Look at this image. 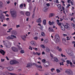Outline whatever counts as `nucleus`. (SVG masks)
I'll list each match as a JSON object with an SVG mask.
<instances>
[{
	"mask_svg": "<svg viewBox=\"0 0 75 75\" xmlns=\"http://www.w3.org/2000/svg\"><path fill=\"white\" fill-rule=\"evenodd\" d=\"M10 13L11 15V16L13 18H16V17L17 16V12L14 10H12V11H10Z\"/></svg>",
	"mask_w": 75,
	"mask_h": 75,
	"instance_id": "obj_1",
	"label": "nucleus"
},
{
	"mask_svg": "<svg viewBox=\"0 0 75 75\" xmlns=\"http://www.w3.org/2000/svg\"><path fill=\"white\" fill-rule=\"evenodd\" d=\"M63 27H62V26H61V27L62 30H63V31H64L65 30V28H67V30H70L71 28V26H70V25L68 23H66V25H63ZM65 27V28H64Z\"/></svg>",
	"mask_w": 75,
	"mask_h": 75,
	"instance_id": "obj_2",
	"label": "nucleus"
},
{
	"mask_svg": "<svg viewBox=\"0 0 75 75\" xmlns=\"http://www.w3.org/2000/svg\"><path fill=\"white\" fill-rule=\"evenodd\" d=\"M55 37L56 40V41H55L56 43H58L60 41V38L59 36V35L58 34H56L55 35Z\"/></svg>",
	"mask_w": 75,
	"mask_h": 75,
	"instance_id": "obj_3",
	"label": "nucleus"
},
{
	"mask_svg": "<svg viewBox=\"0 0 75 75\" xmlns=\"http://www.w3.org/2000/svg\"><path fill=\"white\" fill-rule=\"evenodd\" d=\"M66 72L69 74V75H74V74H73V71H72L68 70H67Z\"/></svg>",
	"mask_w": 75,
	"mask_h": 75,
	"instance_id": "obj_4",
	"label": "nucleus"
},
{
	"mask_svg": "<svg viewBox=\"0 0 75 75\" xmlns=\"http://www.w3.org/2000/svg\"><path fill=\"white\" fill-rule=\"evenodd\" d=\"M11 49L13 51V52H18V49L14 46L11 47Z\"/></svg>",
	"mask_w": 75,
	"mask_h": 75,
	"instance_id": "obj_5",
	"label": "nucleus"
},
{
	"mask_svg": "<svg viewBox=\"0 0 75 75\" xmlns=\"http://www.w3.org/2000/svg\"><path fill=\"white\" fill-rule=\"evenodd\" d=\"M52 60L54 62H58V59L56 57H54L52 58Z\"/></svg>",
	"mask_w": 75,
	"mask_h": 75,
	"instance_id": "obj_6",
	"label": "nucleus"
},
{
	"mask_svg": "<svg viewBox=\"0 0 75 75\" xmlns=\"http://www.w3.org/2000/svg\"><path fill=\"white\" fill-rule=\"evenodd\" d=\"M10 63L13 65V64H18V62L15 60H11L10 61Z\"/></svg>",
	"mask_w": 75,
	"mask_h": 75,
	"instance_id": "obj_7",
	"label": "nucleus"
},
{
	"mask_svg": "<svg viewBox=\"0 0 75 75\" xmlns=\"http://www.w3.org/2000/svg\"><path fill=\"white\" fill-rule=\"evenodd\" d=\"M44 65L45 67H47L50 65V63L48 61H47L44 63Z\"/></svg>",
	"mask_w": 75,
	"mask_h": 75,
	"instance_id": "obj_8",
	"label": "nucleus"
},
{
	"mask_svg": "<svg viewBox=\"0 0 75 75\" xmlns=\"http://www.w3.org/2000/svg\"><path fill=\"white\" fill-rule=\"evenodd\" d=\"M33 64L34 65H35V67H36L37 68H40V69H41V68H42V67L41 65L38 66V65L35 63H33Z\"/></svg>",
	"mask_w": 75,
	"mask_h": 75,
	"instance_id": "obj_9",
	"label": "nucleus"
},
{
	"mask_svg": "<svg viewBox=\"0 0 75 75\" xmlns=\"http://www.w3.org/2000/svg\"><path fill=\"white\" fill-rule=\"evenodd\" d=\"M7 69L8 71H13L14 69V68L13 67H9L8 68H6Z\"/></svg>",
	"mask_w": 75,
	"mask_h": 75,
	"instance_id": "obj_10",
	"label": "nucleus"
},
{
	"mask_svg": "<svg viewBox=\"0 0 75 75\" xmlns=\"http://www.w3.org/2000/svg\"><path fill=\"white\" fill-rule=\"evenodd\" d=\"M1 48V47H0V48ZM1 50H0V52L1 54H2L3 55H4V54H5V53H6V52H4L3 50H2L1 49Z\"/></svg>",
	"mask_w": 75,
	"mask_h": 75,
	"instance_id": "obj_11",
	"label": "nucleus"
},
{
	"mask_svg": "<svg viewBox=\"0 0 75 75\" xmlns=\"http://www.w3.org/2000/svg\"><path fill=\"white\" fill-rule=\"evenodd\" d=\"M62 42L64 45H67V44L66 43V40L64 38H63L62 39Z\"/></svg>",
	"mask_w": 75,
	"mask_h": 75,
	"instance_id": "obj_12",
	"label": "nucleus"
},
{
	"mask_svg": "<svg viewBox=\"0 0 75 75\" xmlns=\"http://www.w3.org/2000/svg\"><path fill=\"white\" fill-rule=\"evenodd\" d=\"M48 30L49 32H54V31L53 29L52 28H50V27L49 28Z\"/></svg>",
	"mask_w": 75,
	"mask_h": 75,
	"instance_id": "obj_13",
	"label": "nucleus"
},
{
	"mask_svg": "<svg viewBox=\"0 0 75 75\" xmlns=\"http://www.w3.org/2000/svg\"><path fill=\"white\" fill-rule=\"evenodd\" d=\"M36 22L38 23H41V18H39L36 21Z\"/></svg>",
	"mask_w": 75,
	"mask_h": 75,
	"instance_id": "obj_14",
	"label": "nucleus"
},
{
	"mask_svg": "<svg viewBox=\"0 0 75 75\" xmlns=\"http://www.w3.org/2000/svg\"><path fill=\"white\" fill-rule=\"evenodd\" d=\"M12 33L13 34H14L15 35H17V32L15 30H13L12 32Z\"/></svg>",
	"mask_w": 75,
	"mask_h": 75,
	"instance_id": "obj_15",
	"label": "nucleus"
},
{
	"mask_svg": "<svg viewBox=\"0 0 75 75\" xmlns=\"http://www.w3.org/2000/svg\"><path fill=\"white\" fill-rule=\"evenodd\" d=\"M69 55H70V56H72L74 55V53L71 50L69 53Z\"/></svg>",
	"mask_w": 75,
	"mask_h": 75,
	"instance_id": "obj_16",
	"label": "nucleus"
},
{
	"mask_svg": "<svg viewBox=\"0 0 75 75\" xmlns=\"http://www.w3.org/2000/svg\"><path fill=\"white\" fill-rule=\"evenodd\" d=\"M49 24L50 25H54V21H52L51 22L50 21L49 22Z\"/></svg>",
	"mask_w": 75,
	"mask_h": 75,
	"instance_id": "obj_17",
	"label": "nucleus"
},
{
	"mask_svg": "<svg viewBox=\"0 0 75 75\" xmlns=\"http://www.w3.org/2000/svg\"><path fill=\"white\" fill-rule=\"evenodd\" d=\"M1 15H2L1 17V19L4 20H5V16H4V15H3L2 14H1Z\"/></svg>",
	"mask_w": 75,
	"mask_h": 75,
	"instance_id": "obj_18",
	"label": "nucleus"
},
{
	"mask_svg": "<svg viewBox=\"0 0 75 75\" xmlns=\"http://www.w3.org/2000/svg\"><path fill=\"white\" fill-rule=\"evenodd\" d=\"M3 7V3L1 1H0V8H2Z\"/></svg>",
	"mask_w": 75,
	"mask_h": 75,
	"instance_id": "obj_19",
	"label": "nucleus"
},
{
	"mask_svg": "<svg viewBox=\"0 0 75 75\" xmlns=\"http://www.w3.org/2000/svg\"><path fill=\"white\" fill-rule=\"evenodd\" d=\"M30 43L32 45H35V41H32Z\"/></svg>",
	"mask_w": 75,
	"mask_h": 75,
	"instance_id": "obj_20",
	"label": "nucleus"
},
{
	"mask_svg": "<svg viewBox=\"0 0 75 75\" xmlns=\"http://www.w3.org/2000/svg\"><path fill=\"white\" fill-rule=\"evenodd\" d=\"M71 50H70V49H67L66 50V52H67V54H69V53H70V52H71Z\"/></svg>",
	"mask_w": 75,
	"mask_h": 75,
	"instance_id": "obj_21",
	"label": "nucleus"
},
{
	"mask_svg": "<svg viewBox=\"0 0 75 75\" xmlns=\"http://www.w3.org/2000/svg\"><path fill=\"white\" fill-rule=\"evenodd\" d=\"M55 16V15H54V14L53 13H50L49 15L50 17H53V16Z\"/></svg>",
	"mask_w": 75,
	"mask_h": 75,
	"instance_id": "obj_22",
	"label": "nucleus"
},
{
	"mask_svg": "<svg viewBox=\"0 0 75 75\" xmlns=\"http://www.w3.org/2000/svg\"><path fill=\"white\" fill-rule=\"evenodd\" d=\"M57 24L58 25H61V26H62V25H64V24L62 23H57Z\"/></svg>",
	"mask_w": 75,
	"mask_h": 75,
	"instance_id": "obj_23",
	"label": "nucleus"
},
{
	"mask_svg": "<svg viewBox=\"0 0 75 75\" xmlns=\"http://www.w3.org/2000/svg\"><path fill=\"white\" fill-rule=\"evenodd\" d=\"M26 15L27 16H30V13L28 12H27L25 13Z\"/></svg>",
	"mask_w": 75,
	"mask_h": 75,
	"instance_id": "obj_24",
	"label": "nucleus"
},
{
	"mask_svg": "<svg viewBox=\"0 0 75 75\" xmlns=\"http://www.w3.org/2000/svg\"><path fill=\"white\" fill-rule=\"evenodd\" d=\"M43 11H47V7H45L43 9Z\"/></svg>",
	"mask_w": 75,
	"mask_h": 75,
	"instance_id": "obj_25",
	"label": "nucleus"
},
{
	"mask_svg": "<svg viewBox=\"0 0 75 75\" xmlns=\"http://www.w3.org/2000/svg\"><path fill=\"white\" fill-rule=\"evenodd\" d=\"M6 39H7V40H10V39H13V38L12 37H10V36H8L7 37Z\"/></svg>",
	"mask_w": 75,
	"mask_h": 75,
	"instance_id": "obj_26",
	"label": "nucleus"
},
{
	"mask_svg": "<svg viewBox=\"0 0 75 75\" xmlns=\"http://www.w3.org/2000/svg\"><path fill=\"white\" fill-rule=\"evenodd\" d=\"M43 23L44 25H46V20H44L43 21Z\"/></svg>",
	"mask_w": 75,
	"mask_h": 75,
	"instance_id": "obj_27",
	"label": "nucleus"
},
{
	"mask_svg": "<svg viewBox=\"0 0 75 75\" xmlns=\"http://www.w3.org/2000/svg\"><path fill=\"white\" fill-rule=\"evenodd\" d=\"M31 63H28V64H27V66L26 67H30L31 66Z\"/></svg>",
	"mask_w": 75,
	"mask_h": 75,
	"instance_id": "obj_28",
	"label": "nucleus"
},
{
	"mask_svg": "<svg viewBox=\"0 0 75 75\" xmlns=\"http://www.w3.org/2000/svg\"><path fill=\"white\" fill-rule=\"evenodd\" d=\"M40 46L41 47V48H44V49L45 48V46L44 45H41Z\"/></svg>",
	"mask_w": 75,
	"mask_h": 75,
	"instance_id": "obj_29",
	"label": "nucleus"
},
{
	"mask_svg": "<svg viewBox=\"0 0 75 75\" xmlns=\"http://www.w3.org/2000/svg\"><path fill=\"white\" fill-rule=\"evenodd\" d=\"M41 34L42 36H43V37H45V33H44V32H42L41 33Z\"/></svg>",
	"mask_w": 75,
	"mask_h": 75,
	"instance_id": "obj_30",
	"label": "nucleus"
},
{
	"mask_svg": "<svg viewBox=\"0 0 75 75\" xmlns=\"http://www.w3.org/2000/svg\"><path fill=\"white\" fill-rule=\"evenodd\" d=\"M11 37L13 38H17V37H16V36L14 35H11Z\"/></svg>",
	"mask_w": 75,
	"mask_h": 75,
	"instance_id": "obj_31",
	"label": "nucleus"
},
{
	"mask_svg": "<svg viewBox=\"0 0 75 75\" xmlns=\"http://www.w3.org/2000/svg\"><path fill=\"white\" fill-rule=\"evenodd\" d=\"M57 7H58L59 9H61V4H59L57 5Z\"/></svg>",
	"mask_w": 75,
	"mask_h": 75,
	"instance_id": "obj_32",
	"label": "nucleus"
},
{
	"mask_svg": "<svg viewBox=\"0 0 75 75\" xmlns=\"http://www.w3.org/2000/svg\"><path fill=\"white\" fill-rule=\"evenodd\" d=\"M20 14H21V15H24V12L23 11H21L20 12Z\"/></svg>",
	"mask_w": 75,
	"mask_h": 75,
	"instance_id": "obj_33",
	"label": "nucleus"
},
{
	"mask_svg": "<svg viewBox=\"0 0 75 75\" xmlns=\"http://www.w3.org/2000/svg\"><path fill=\"white\" fill-rule=\"evenodd\" d=\"M44 42H45V43H47L48 42V40L47 39H45L44 40Z\"/></svg>",
	"mask_w": 75,
	"mask_h": 75,
	"instance_id": "obj_34",
	"label": "nucleus"
},
{
	"mask_svg": "<svg viewBox=\"0 0 75 75\" xmlns=\"http://www.w3.org/2000/svg\"><path fill=\"white\" fill-rule=\"evenodd\" d=\"M22 39L23 41H25V38L24 37V36H22Z\"/></svg>",
	"mask_w": 75,
	"mask_h": 75,
	"instance_id": "obj_35",
	"label": "nucleus"
},
{
	"mask_svg": "<svg viewBox=\"0 0 75 75\" xmlns=\"http://www.w3.org/2000/svg\"><path fill=\"white\" fill-rule=\"evenodd\" d=\"M34 16H35V13H33L32 16V17L33 18H34Z\"/></svg>",
	"mask_w": 75,
	"mask_h": 75,
	"instance_id": "obj_36",
	"label": "nucleus"
},
{
	"mask_svg": "<svg viewBox=\"0 0 75 75\" xmlns=\"http://www.w3.org/2000/svg\"><path fill=\"white\" fill-rule=\"evenodd\" d=\"M50 50L49 48H47L46 50V51L47 52H49Z\"/></svg>",
	"mask_w": 75,
	"mask_h": 75,
	"instance_id": "obj_37",
	"label": "nucleus"
},
{
	"mask_svg": "<svg viewBox=\"0 0 75 75\" xmlns=\"http://www.w3.org/2000/svg\"><path fill=\"white\" fill-rule=\"evenodd\" d=\"M62 49H61V48H59L58 50V51L59 52H61L62 51Z\"/></svg>",
	"mask_w": 75,
	"mask_h": 75,
	"instance_id": "obj_38",
	"label": "nucleus"
},
{
	"mask_svg": "<svg viewBox=\"0 0 75 75\" xmlns=\"http://www.w3.org/2000/svg\"><path fill=\"white\" fill-rule=\"evenodd\" d=\"M63 63H64V62H62V63H59L60 66H61V65H64V64H63Z\"/></svg>",
	"mask_w": 75,
	"mask_h": 75,
	"instance_id": "obj_39",
	"label": "nucleus"
},
{
	"mask_svg": "<svg viewBox=\"0 0 75 75\" xmlns=\"http://www.w3.org/2000/svg\"><path fill=\"white\" fill-rule=\"evenodd\" d=\"M70 62H71V61L69 60H67V64H69L70 63Z\"/></svg>",
	"mask_w": 75,
	"mask_h": 75,
	"instance_id": "obj_40",
	"label": "nucleus"
},
{
	"mask_svg": "<svg viewBox=\"0 0 75 75\" xmlns=\"http://www.w3.org/2000/svg\"><path fill=\"white\" fill-rule=\"evenodd\" d=\"M20 7H21V8H23V4H21L20 5Z\"/></svg>",
	"mask_w": 75,
	"mask_h": 75,
	"instance_id": "obj_41",
	"label": "nucleus"
},
{
	"mask_svg": "<svg viewBox=\"0 0 75 75\" xmlns=\"http://www.w3.org/2000/svg\"><path fill=\"white\" fill-rule=\"evenodd\" d=\"M56 71H57V73H59L60 72V70H59V69H56Z\"/></svg>",
	"mask_w": 75,
	"mask_h": 75,
	"instance_id": "obj_42",
	"label": "nucleus"
},
{
	"mask_svg": "<svg viewBox=\"0 0 75 75\" xmlns=\"http://www.w3.org/2000/svg\"><path fill=\"white\" fill-rule=\"evenodd\" d=\"M21 53H22V54H23V53H24V51L23 50H22L21 51H20Z\"/></svg>",
	"mask_w": 75,
	"mask_h": 75,
	"instance_id": "obj_43",
	"label": "nucleus"
},
{
	"mask_svg": "<svg viewBox=\"0 0 75 75\" xmlns=\"http://www.w3.org/2000/svg\"><path fill=\"white\" fill-rule=\"evenodd\" d=\"M51 71L52 72H53V71H55V69H54V68H52L51 69H50Z\"/></svg>",
	"mask_w": 75,
	"mask_h": 75,
	"instance_id": "obj_44",
	"label": "nucleus"
},
{
	"mask_svg": "<svg viewBox=\"0 0 75 75\" xmlns=\"http://www.w3.org/2000/svg\"><path fill=\"white\" fill-rule=\"evenodd\" d=\"M36 8V7H35L33 9V13H35V8Z\"/></svg>",
	"mask_w": 75,
	"mask_h": 75,
	"instance_id": "obj_45",
	"label": "nucleus"
},
{
	"mask_svg": "<svg viewBox=\"0 0 75 75\" xmlns=\"http://www.w3.org/2000/svg\"><path fill=\"white\" fill-rule=\"evenodd\" d=\"M36 54H37V55L39 56L40 55H41V53H40L36 52Z\"/></svg>",
	"mask_w": 75,
	"mask_h": 75,
	"instance_id": "obj_46",
	"label": "nucleus"
},
{
	"mask_svg": "<svg viewBox=\"0 0 75 75\" xmlns=\"http://www.w3.org/2000/svg\"><path fill=\"white\" fill-rule=\"evenodd\" d=\"M0 69H4V67L1 66H0Z\"/></svg>",
	"mask_w": 75,
	"mask_h": 75,
	"instance_id": "obj_47",
	"label": "nucleus"
},
{
	"mask_svg": "<svg viewBox=\"0 0 75 75\" xmlns=\"http://www.w3.org/2000/svg\"><path fill=\"white\" fill-rule=\"evenodd\" d=\"M46 60L45 59H43L42 60V62H45L46 61Z\"/></svg>",
	"mask_w": 75,
	"mask_h": 75,
	"instance_id": "obj_48",
	"label": "nucleus"
},
{
	"mask_svg": "<svg viewBox=\"0 0 75 75\" xmlns=\"http://www.w3.org/2000/svg\"><path fill=\"white\" fill-rule=\"evenodd\" d=\"M71 25H72V26H73V27H75V24H74L72 23Z\"/></svg>",
	"mask_w": 75,
	"mask_h": 75,
	"instance_id": "obj_49",
	"label": "nucleus"
},
{
	"mask_svg": "<svg viewBox=\"0 0 75 75\" xmlns=\"http://www.w3.org/2000/svg\"><path fill=\"white\" fill-rule=\"evenodd\" d=\"M1 62H4V61H5V60L4 59H1Z\"/></svg>",
	"mask_w": 75,
	"mask_h": 75,
	"instance_id": "obj_50",
	"label": "nucleus"
},
{
	"mask_svg": "<svg viewBox=\"0 0 75 75\" xmlns=\"http://www.w3.org/2000/svg\"><path fill=\"white\" fill-rule=\"evenodd\" d=\"M61 55L62 57H65V55H63V54H61Z\"/></svg>",
	"mask_w": 75,
	"mask_h": 75,
	"instance_id": "obj_51",
	"label": "nucleus"
},
{
	"mask_svg": "<svg viewBox=\"0 0 75 75\" xmlns=\"http://www.w3.org/2000/svg\"><path fill=\"white\" fill-rule=\"evenodd\" d=\"M38 37L37 36H36L35 38H34V39L35 40H37V39H38Z\"/></svg>",
	"mask_w": 75,
	"mask_h": 75,
	"instance_id": "obj_52",
	"label": "nucleus"
},
{
	"mask_svg": "<svg viewBox=\"0 0 75 75\" xmlns=\"http://www.w3.org/2000/svg\"><path fill=\"white\" fill-rule=\"evenodd\" d=\"M70 67H71V68H74V67L75 66L73 65H70Z\"/></svg>",
	"mask_w": 75,
	"mask_h": 75,
	"instance_id": "obj_53",
	"label": "nucleus"
},
{
	"mask_svg": "<svg viewBox=\"0 0 75 75\" xmlns=\"http://www.w3.org/2000/svg\"><path fill=\"white\" fill-rule=\"evenodd\" d=\"M10 75H16V74L14 73H10Z\"/></svg>",
	"mask_w": 75,
	"mask_h": 75,
	"instance_id": "obj_54",
	"label": "nucleus"
},
{
	"mask_svg": "<svg viewBox=\"0 0 75 75\" xmlns=\"http://www.w3.org/2000/svg\"><path fill=\"white\" fill-rule=\"evenodd\" d=\"M72 61H73V64H75V62H74V61H75V60H74V59H72Z\"/></svg>",
	"mask_w": 75,
	"mask_h": 75,
	"instance_id": "obj_55",
	"label": "nucleus"
},
{
	"mask_svg": "<svg viewBox=\"0 0 75 75\" xmlns=\"http://www.w3.org/2000/svg\"><path fill=\"white\" fill-rule=\"evenodd\" d=\"M63 35L64 36V37H66V36H67V34H63Z\"/></svg>",
	"mask_w": 75,
	"mask_h": 75,
	"instance_id": "obj_56",
	"label": "nucleus"
},
{
	"mask_svg": "<svg viewBox=\"0 0 75 75\" xmlns=\"http://www.w3.org/2000/svg\"><path fill=\"white\" fill-rule=\"evenodd\" d=\"M6 59L7 60H8H8H9V59H8V57H7V56H6Z\"/></svg>",
	"mask_w": 75,
	"mask_h": 75,
	"instance_id": "obj_57",
	"label": "nucleus"
},
{
	"mask_svg": "<svg viewBox=\"0 0 75 75\" xmlns=\"http://www.w3.org/2000/svg\"><path fill=\"white\" fill-rule=\"evenodd\" d=\"M46 5L48 7H49L50 6V4L49 3H47L46 4Z\"/></svg>",
	"mask_w": 75,
	"mask_h": 75,
	"instance_id": "obj_58",
	"label": "nucleus"
},
{
	"mask_svg": "<svg viewBox=\"0 0 75 75\" xmlns=\"http://www.w3.org/2000/svg\"><path fill=\"white\" fill-rule=\"evenodd\" d=\"M20 27V25H16V28H18Z\"/></svg>",
	"mask_w": 75,
	"mask_h": 75,
	"instance_id": "obj_59",
	"label": "nucleus"
},
{
	"mask_svg": "<svg viewBox=\"0 0 75 75\" xmlns=\"http://www.w3.org/2000/svg\"><path fill=\"white\" fill-rule=\"evenodd\" d=\"M3 26H4V27H6V26H7V24H4L3 25Z\"/></svg>",
	"mask_w": 75,
	"mask_h": 75,
	"instance_id": "obj_60",
	"label": "nucleus"
},
{
	"mask_svg": "<svg viewBox=\"0 0 75 75\" xmlns=\"http://www.w3.org/2000/svg\"><path fill=\"white\" fill-rule=\"evenodd\" d=\"M70 3H71V5H72L73 6L74 5V3H73V2H72V1H71L70 2Z\"/></svg>",
	"mask_w": 75,
	"mask_h": 75,
	"instance_id": "obj_61",
	"label": "nucleus"
},
{
	"mask_svg": "<svg viewBox=\"0 0 75 75\" xmlns=\"http://www.w3.org/2000/svg\"><path fill=\"white\" fill-rule=\"evenodd\" d=\"M18 72H21V69H19L18 70Z\"/></svg>",
	"mask_w": 75,
	"mask_h": 75,
	"instance_id": "obj_62",
	"label": "nucleus"
},
{
	"mask_svg": "<svg viewBox=\"0 0 75 75\" xmlns=\"http://www.w3.org/2000/svg\"><path fill=\"white\" fill-rule=\"evenodd\" d=\"M73 21L74 23H75V18H73Z\"/></svg>",
	"mask_w": 75,
	"mask_h": 75,
	"instance_id": "obj_63",
	"label": "nucleus"
},
{
	"mask_svg": "<svg viewBox=\"0 0 75 75\" xmlns=\"http://www.w3.org/2000/svg\"><path fill=\"white\" fill-rule=\"evenodd\" d=\"M28 3H30L31 2V0H27Z\"/></svg>",
	"mask_w": 75,
	"mask_h": 75,
	"instance_id": "obj_64",
	"label": "nucleus"
}]
</instances>
